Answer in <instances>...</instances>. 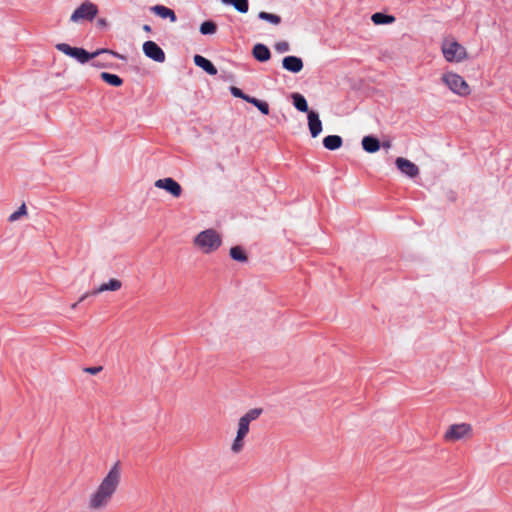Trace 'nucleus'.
<instances>
[{"label": "nucleus", "instance_id": "obj_32", "mask_svg": "<svg viewBox=\"0 0 512 512\" xmlns=\"http://www.w3.org/2000/svg\"><path fill=\"white\" fill-rule=\"evenodd\" d=\"M88 295H89V293H85V294H83V295L80 297V299H79V301H78L77 303L72 304L71 308H72V309H75V308L77 307L78 303H79V302H82L84 299H86V298L88 297Z\"/></svg>", "mask_w": 512, "mask_h": 512}, {"label": "nucleus", "instance_id": "obj_11", "mask_svg": "<svg viewBox=\"0 0 512 512\" xmlns=\"http://www.w3.org/2000/svg\"><path fill=\"white\" fill-rule=\"evenodd\" d=\"M395 164L397 168L408 177L414 178L419 174V168L406 158L398 157Z\"/></svg>", "mask_w": 512, "mask_h": 512}, {"label": "nucleus", "instance_id": "obj_25", "mask_svg": "<svg viewBox=\"0 0 512 512\" xmlns=\"http://www.w3.org/2000/svg\"><path fill=\"white\" fill-rule=\"evenodd\" d=\"M248 103L257 107L264 115L269 114V105L267 102L259 100L255 97H250V99H248Z\"/></svg>", "mask_w": 512, "mask_h": 512}, {"label": "nucleus", "instance_id": "obj_8", "mask_svg": "<svg viewBox=\"0 0 512 512\" xmlns=\"http://www.w3.org/2000/svg\"><path fill=\"white\" fill-rule=\"evenodd\" d=\"M471 425L467 423L453 424L444 434L446 441H457L465 438L471 433Z\"/></svg>", "mask_w": 512, "mask_h": 512}, {"label": "nucleus", "instance_id": "obj_28", "mask_svg": "<svg viewBox=\"0 0 512 512\" xmlns=\"http://www.w3.org/2000/svg\"><path fill=\"white\" fill-rule=\"evenodd\" d=\"M27 215V208H26V205L23 203L17 211H15L14 213H12L8 220L9 222H15L17 221L20 217L22 216H25Z\"/></svg>", "mask_w": 512, "mask_h": 512}, {"label": "nucleus", "instance_id": "obj_15", "mask_svg": "<svg viewBox=\"0 0 512 512\" xmlns=\"http://www.w3.org/2000/svg\"><path fill=\"white\" fill-rule=\"evenodd\" d=\"M194 63L198 67L202 68L209 75H216L217 74V69L213 65V63L210 60L206 59L205 57H203L201 55H195L194 56Z\"/></svg>", "mask_w": 512, "mask_h": 512}, {"label": "nucleus", "instance_id": "obj_36", "mask_svg": "<svg viewBox=\"0 0 512 512\" xmlns=\"http://www.w3.org/2000/svg\"><path fill=\"white\" fill-rule=\"evenodd\" d=\"M390 146H391L390 142L383 143V147H385V148H390Z\"/></svg>", "mask_w": 512, "mask_h": 512}, {"label": "nucleus", "instance_id": "obj_33", "mask_svg": "<svg viewBox=\"0 0 512 512\" xmlns=\"http://www.w3.org/2000/svg\"><path fill=\"white\" fill-rule=\"evenodd\" d=\"M97 25H98L99 27H106V26H107V20H106V19H104V18H99V19L97 20Z\"/></svg>", "mask_w": 512, "mask_h": 512}, {"label": "nucleus", "instance_id": "obj_6", "mask_svg": "<svg viewBox=\"0 0 512 512\" xmlns=\"http://www.w3.org/2000/svg\"><path fill=\"white\" fill-rule=\"evenodd\" d=\"M441 81L454 94L467 97L471 94V88L466 80L459 74L448 71L442 74Z\"/></svg>", "mask_w": 512, "mask_h": 512}, {"label": "nucleus", "instance_id": "obj_18", "mask_svg": "<svg viewBox=\"0 0 512 512\" xmlns=\"http://www.w3.org/2000/svg\"><path fill=\"white\" fill-rule=\"evenodd\" d=\"M362 147L368 153H375L380 149V142L373 136H365L362 139Z\"/></svg>", "mask_w": 512, "mask_h": 512}, {"label": "nucleus", "instance_id": "obj_13", "mask_svg": "<svg viewBox=\"0 0 512 512\" xmlns=\"http://www.w3.org/2000/svg\"><path fill=\"white\" fill-rule=\"evenodd\" d=\"M308 127L313 138L317 137L322 132V122L319 115L315 111L308 112Z\"/></svg>", "mask_w": 512, "mask_h": 512}, {"label": "nucleus", "instance_id": "obj_16", "mask_svg": "<svg viewBox=\"0 0 512 512\" xmlns=\"http://www.w3.org/2000/svg\"><path fill=\"white\" fill-rule=\"evenodd\" d=\"M252 54L260 62H266L271 58L270 50L264 44H256L253 47Z\"/></svg>", "mask_w": 512, "mask_h": 512}, {"label": "nucleus", "instance_id": "obj_3", "mask_svg": "<svg viewBox=\"0 0 512 512\" xmlns=\"http://www.w3.org/2000/svg\"><path fill=\"white\" fill-rule=\"evenodd\" d=\"M55 48L58 51L64 53L65 55L76 59L81 64L87 63L88 61L96 58L97 56H99L102 53H108V54H111V55H113L115 57H118V58H121V59L124 58L123 56H121L117 52H114V51L109 50V49H104V48L98 49V50H96V51H94L92 53L86 51L83 48L71 47L69 44H66V43H58V44H56Z\"/></svg>", "mask_w": 512, "mask_h": 512}, {"label": "nucleus", "instance_id": "obj_34", "mask_svg": "<svg viewBox=\"0 0 512 512\" xmlns=\"http://www.w3.org/2000/svg\"><path fill=\"white\" fill-rule=\"evenodd\" d=\"M143 30H144L145 32H148V33H149V32H151V27H150L149 25L145 24V25L143 26Z\"/></svg>", "mask_w": 512, "mask_h": 512}, {"label": "nucleus", "instance_id": "obj_21", "mask_svg": "<svg viewBox=\"0 0 512 512\" xmlns=\"http://www.w3.org/2000/svg\"><path fill=\"white\" fill-rule=\"evenodd\" d=\"M291 97L293 99V105L297 110L307 113L310 112L308 109L307 101L303 95L299 93H293Z\"/></svg>", "mask_w": 512, "mask_h": 512}, {"label": "nucleus", "instance_id": "obj_14", "mask_svg": "<svg viewBox=\"0 0 512 512\" xmlns=\"http://www.w3.org/2000/svg\"><path fill=\"white\" fill-rule=\"evenodd\" d=\"M150 10L162 19H169L171 22H176L177 20L175 12L164 5H154Z\"/></svg>", "mask_w": 512, "mask_h": 512}, {"label": "nucleus", "instance_id": "obj_9", "mask_svg": "<svg viewBox=\"0 0 512 512\" xmlns=\"http://www.w3.org/2000/svg\"><path fill=\"white\" fill-rule=\"evenodd\" d=\"M154 185L159 189L166 190L175 198L180 197L183 191L181 185L171 177L158 179L155 181Z\"/></svg>", "mask_w": 512, "mask_h": 512}, {"label": "nucleus", "instance_id": "obj_4", "mask_svg": "<svg viewBox=\"0 0 512 512\" xmlns=\"http://www.w3.org/2000/svg\"><path fill=\"white\" fill-rule=\"evenodd\" d=\"M221 243V236L214 229L204 230L194 238V245L206 254L216 251Z\"/></svg>", "mask_w": 512, "mask_h": 512}, {"label": "nucleus", "instance_id": "obj_27", "mask_svg": "<svg viewBox=\"0 0 512 512\" xmlns=\"http://www.w3.org/2000/svg\"><path fill=\"white\" fill-rule=\"evenodd\" d=\"M217 30V26L213 21H205L200 26V32L203 35L214 34Z\"/></svg>", "mask_w": 512, "mask_h": 512}, {"label": "nucleus", "instance_id": "obj_12", "mask_svg": "<svg viewBox=\"0 0 512 512\" xmlns=\"http://www.w3.org/2000/svg\"><path fill=\"white\" fill-rule=\"evenodd\" d=\"M282 66L287 71L298 73L303 69V61L297 56H286L282 60Z\"/></svg>", "mask_w": 512, "mask_h": 512}, {"label": "nucleus", "instance_id": "obj_2", "mask_svg": "<svg viewBox=\"0 0 512 512\" xmlns=\"http://www.w3.org/2000/svg\"><path fill=\"white\" fill-rule=\"evenodd\" d=\"M263 413L262 408H253L248 410L238 420L236 436L231 444L230 450L233 454H239L245 446V438L250 431L251 422L257 420Z\"/></svg>", "mask_w": 512, "mask_h": 512}, {"label": "nucleus", "instance_id": "obj_29", "mask_svg": "<svg viewBox=\"0 0 512 512\" xmlns=\"http://www.w3.org/2000/svg\"><path fill=\"white\" fill-rule=\"evenodd\" d=\"M230 92L234 97L241 98V99L245 100L246 102H248V99H250V97H251V96L243 93L241 89H239L235 86H232L230 88Z\"/></svg>", "mask_w": 512, "mask_h": 512}, {"label": "nucleus", "instance_id": "obj_1", "mask_svg": "<svg viewBox=\"0 0 512 512\" xmlns=\"http://www.w3.org/2000/svg\"><path fill=\"white\" fill-rule=\"evenodd\" d=\"M121 477L120 462H115L95 490L89 494L86 501L89 512H102L108 508L120 486Z\"/></svg>", "mask_w": 512, "mask_h": 512}, {"label": "nucleus", "instance_id": "obj_23", "mask_svg": "<svg viewBox=\"0 0 512 512\" xmlns=\"http://www.w3.org/2000/svg\"><path fill=\"white\" fill-rule=\"evenodd\" d=\"M224 4L232 5L238 12L246 13L249 9L248 0H221Z\"/></svg>", "mask_w": 512, "mask_h": 512}, {"label": "nucleus", "instance_id": "obj_19", "mask_svg": "<svg viewBox=\"0 0 512 512\" xmlns=\"http://www.w3.org/2000/svg\"><path fill=\"white\" fill-rule=\"evenodd\" d=\"M342 138L338 135H328L323 139V145L328 150H337L342 146Z\"/></svg>", "mask_w": 512, "mask_h": 512}, {"label": "nucleus", "instance_id": "obj_5", "mask_svg": "<svg viewBox=\"0 0 512 512\" xmlns=\"http://www.w3.org/2000/svg\"><path fill=\"white\" fill-rule=\"evenodd\" d=\"M441 51L446 61L460 63L468 58L467 50L454 38H445L441 45Z\"/></svg>", "mask_w": 512, "mask_h": 512}, {"label": "nucleus", "instance_id": "obj_31", "mask_svg": "<svg viewBox=\"0 0 512 512\" xmlns=\"http://www.w3.org/2000/svg\"><path fill=\"white\" fill-rule=\"evenodd\" d=\"M102 370H103L102 366H94V367L84 368V372L91 374V375H96V374L100 373Z\"/></svg>", "mask_w": 512, "mask_h": 512}, {"label": "nucleus", "instance_id": "obj_10", "mask_svg": "<svg viewBox=\"0 0 512 512\" xmlns=\"http://www.w3.org/2000/svg\"><path fill=\"white\" fill-rule=\"evenodd\" d=\"M143 52L148 58L163 63L166 59L165 53L162 48L153 41H146L143 44Z\"/></svg>", "mask_w": 512, "mask_h": 512}, {"label": "nucleus", "instance_id": "obj_20", "mask_svg": "<svg viewBox=\"0 0 512 512\" xmlns=\"http://www.w3.org/2000/svg\"><path fill=\"white\" fill-rule=\"evenodd\" d=\"M371 20L375 25L391 24L395 21V17L392 15L377 12L372 15Z\"/></svg>", "mask_w": 512, "mask_h": 512}, {"label": "nucleus", "instance_id": "obj_30", "mask_svg": "<svg viewBox=\"0 0 512 512\" xmlns=\"http://www.w3.org/2000/svg\"><path fill=\"white\" fill-rule=\"evenodd\" d=\"M275 49L279 52V53H285V52H288L290 50V46H289V43L286 42V41H281V42H278L276 43L275 45Z\"/></svg>", "mask_w": 512, "mask_h": 512}, {"label": "nucleus", "instance_id": "obj_17", "mask_svg": "<svg viewBox=\"0 0 512 512\" xmlns=\"http://www.w3.org/2000/svg\"><path fill=\"white\" fill-rule=\"evenodd\" d=\"M122 283L118 279H110L109 282L101 284L97 289H95L91 294L97 295L104 291H117L121 288Z\"/></svg>", "mask_w": 512, "mask_h": 512}, {"label": "nucleus", "instance_id": "obj_26", "mask_svg": "<svg viewBox=\"0 0 512 512\" xmlns=\"http://www.w3.org/2000/svg\"><path fill=\"white\" fill-rule=\"evenodd\" d=\"M258 17L262 20L268 21L274 25H278L281 22V18L276 14H271L265 11H261Z\"/></svg>", "mask_w": 512, "mask_h": 512}, {"label": "nucleus", "instance_id": "obj_22", "mask_svg": "<svg viewBox=\"0 0 512 512\" xmlns=\"http://www.w3.org/2000/svg\"><path fill=\"white\" fill-rule=\"evenodd\" d=\"M100 77L104 82L115 87H119L123 84V80L116 74L102 72Z\"/></svg>", "mask_w": 512, "mask_h": 512}, {"label": "nucleus", "instance_id": "obj_7", "mask_svg": "<svg viewBox=\"0 0 512 512\" xmlns=\"http://www.w3.org/2000/svg\"><path fill=\"white\" fill-rule=\"evenodd\" d=\"M98 14V7L96 4L86 1L83 2L71 15L72 22H79L81 20L92 21Z\"/></svg>", "mask_w": 512, "mask_h": 512}, {"label": "nucleus", "instance_id": "obj_35", "mask_svg": "<svg viewBox=\"0 0 512 512\" xmlns=\"http://www.w3.org/2000/svg\"><path fill=\"white\" fill-rule=\"evenodd\" d=\"M93 66H95V67H104L105 65H104V64H102V63H101V62H99V61H96V62H94V63H93Z\"/></svg>", "mask_w": 512, "mask_h": 512}, {"label": "nucleus", "instance_id": "obj_24", "mask_svg": "<svg viewBox=\"0 0 512 512\" xmlns=\"http://www.w3.org/2000/svg\"><path fill=\"white\" fill-rule=\"evenodd\" d=\"M230 256L233 260L239 261V262H246L248 259L245 251L240 246L232 247L230 249Z\"/></svg>", "mask_w": 512, "mask_h": 512}]
</instances>
